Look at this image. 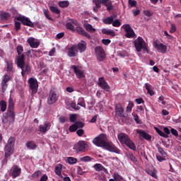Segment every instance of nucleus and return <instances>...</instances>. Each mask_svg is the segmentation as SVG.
<instances>
[{"label": "nucleus", "mask_w": 181, "mask_h": 181, "mask_svg": "<svg viewBox=\"0 0 181 181\" xmlns=\"http://www.w3.org/2000/svg\"><path fill=\"white\" fill-rule=\"evenodd\" d=\"M86 42L84 41H81L76 45V49H78L81 53H83L86 50Z\"/></svg>", "instance_id": "obj_28"}, {"label": "nucleus", "mask_w": 181, "mask_h": 181, "mask_svg": "<svg viewBox=\"0 0 181 181\" xmlns=\"http://www.w3.org/2000/svg\"><path fill=\"white\" fill-rule=\"evenodd\" d=\"M93 160V158L88 156L80 158V161L83 163H88Z\"/></svg>", "instance_id": "obj_37"}, {"label": "nucleus", "mask_w": 181, "mask_h": 181, "mask_svg": "<svg viewBox=\"0 0 181 181\" xmlns=\"http://www.w3.org/2000/svg\"><path fill=\"white\" fill-rule=\"evenodd\" d=\"M153 46L158 51H160L162 54H165L167 52L168 47L163 43H158L157 42H153Z\"/></svg>", "instance_id": "obj_15"}, {"label": "nucleus", "mask_w": 181, "mask_h": 181, "mask_svg": "<svg viewBox=\"0 0 181 181\" xmlns=\"http://www.w3.org/2000/svg\"><path fill=\"white\" fill-rule=\"evenodd\" d=\"M70 122H76V119H77V115H71L69 117Z\"/></svg>", "instance_id": "obj_62"}, {"label": "nucleus", "mask_w": 181, "mask_h": 181, "mask_svg": "<svg viewBox=\"0 0 181 181\" xmlns=\"http://www.w3.org/2000/svg\"><path fill=\"white\" fill-rule=\"evenodd\" d=\"M77 105L82 107L86 108V103H85V101H84V98H78Z\"/></svg>", "instance_id": "obj_40"}, {"label": "nucleus", "mask_w": 181, "mask_h": 181, "mask_svg": "<svg viewBox=\"0 0 181 181\" xmlns=\"http://www.w3.org/2000/svg\"><path fill=\"white\" fill-rule=\"evenodd\" d=\"M137 5V2L133 0H129V6L130 7H135Z\"/></svg>", "instance_id": "obj_60"}, {"label": "nucleus", "mask_w": 181, "mask_h": 181, "mask_svg": "<svg viewBox=\"0 0 181 181\" xmlns=\"http://www.w3.org/2000/svg\"><path fill=\"white\" fill-rule=\"evenodd\" d=\"M71 23L76 26L75 30L77 32L78 34L81 35V36H84L87 37V39H91L90 35L86 32L83 28L80 27V23L76 20H71Z\"/></svg>", "instance_id": "obj_4"}, {"label": "nucleus", "mask_w": 181, "mask_h": 181, "mask_svg": "<svg viewBox=\"0 0 181 181\" xmlns=\"http://www.w3.org/2000/svg\"><path fill=\"white\" fill-rule=\"evenodd\" d=\"M72 20H74V19H70L71 22L66 23L65 26L66 29L74 32L76 31V29L74 28V23H72Z\"/></svg>", "instance_id": "obj_34"}, {"label": "nucleus", "mask_w": 181, "mask_h": 181, "mask_svg": "<svg viewBox=\"0 0 181 181\" xmlns=\"http://www.w3.org/2000/svg\"><path fill=\"white\" fill-rule=\"evenodd\" d=\"M103 148L110 151V152H114L115 153H119V150L112 142L105 141Z\"/></svg>", "instance_id": "obj_10"}, {"label": "nucleus", "mask_w": 181, "mask_h": 181, "mask_svg": "<svg viewBox=\"0 0 181 181\" xmlns=\"http://www.w3.org/2000/svg\"><path fill=\"white\" fill-rule=\"evenodd\" d=\"M115 113L120 117H126L124 114V110L121 105H116L115 106Z\"/></svg>", "instance_id": "obj_19"}, {"label": "nucleus", "mask_w": 181, "mask_h": 181, "mask_svg": "<svg viewBox=\"0 0 181 181\" xmlns=\"http://www.w3.org/2000/svg\"><path fill=\"white\" fill-rule=\"evenodd\" d=\"M177 30L176 25L175 24H171V28L170 30V33H174Z\"/></svg>", "instance_id": "obj_61"}, {"label": "nucleus", "mask_w": 181, "mask_h": 181, "mask_svg": "<svg viewBox=\"0 0 181 181\" xmlns=\"http://www.w3.org/2000/svg\"><path fill=\"white\" fill-rule=\"evenodd\" d=\"M11 17V14L7 12H3L0 14L1 21H8Z\"/></svg>", "instance_id": "obj_32"}, {"label": "nucleus", "mask_w": 181, "mask_h": 181, "mask_svg": "<svg viewBox=\"0 0 181 181\" xmlns=\"http://www.w3.org/2000/svg\"><path fill=\"white\" fill-rule=\"evenodd\" d=\"M21 173V168L18 167V165H14L13 172H12V177L13 179H16L19 177Z\"/></svg>", "instance_id": "obj_24"}, {"label": "nucleus", "mask_w": 181, "mask_h": 181, "mask_svg": "<svg viewBox=\"0 0 181 181\" xmlns=\"http://www.w3.org/2000/svg\"><path fill=\"white\" fill-rule=\"evenodd\" d=\"M105 135L103 134H101L93 140V143L96 146L103 148L105 143Z\"/></svg>", "instance_id": "obj_7"}, {"label": "nucleus", "mask_w": 181, "mask_h": 181, "mask_svg": "<svg viewBox=\"0 0 181 181\" xmlns=\"http://www.w3.org/2000/svg\"><path fill=\"white\" fill-rule=\"evenodd\" d=\"M69 130L71 132H75L76 131H77V127L76 126V124L74 123V124L71 125Z\"/></svg>", "instance_id": "obj_55"}, {"label": "nucleus", "mask_w": 181, "mask_h": 181, "mask_svg": "<svg viewBox=\"0 0 181 181\" xmlns=\"http://www.w3.org/2000/svg\"><path fill=\"white\" fill-rule=\"evenodd\" d=\"M154 129L156 130V132L160 136H163L164 138H168L169 137V134H170V130L169 129L168 127H164L163 128V132L161 131L159 128L158 127H154Z\"/></svg>", "instance_id": "obj_14"}, {"label": "nucleus", "mask_w": 181, "mask_h": 181, "mask_svg": "<svg viewBox=\"0 0 181 181\" xmlns=\"http://www.w3.org/2000/svg\"><path fill=\"white\" fill-rule=\"evenodd\" d=\"M166 156H156V159L158 162L160 163H162L163 161H165L166 160V158H165Z\"/></svg>", "instance_id": "obj_53"}, {"label": "nucleus", "mask_w": 181, "mask_h": 181, "mask_svg": "<svg viewBox=\"0 0 181 181\" xmlns=\"http://www.w3.org/2000/svg\"><path fill=\"white\" fill-rule=\"evenodd\" d=\"M137 105L144 104V100L142 98H139L134 100Z\"/></svg>", "instance_id": "obj_59"}, {"label": "nucleus", "mask_w": 181, "mask_h": 181, "mask_svg": "<svg viewBox=\"0 0 181 181\" xmlns=\"http://www.w3.org/2000/svg\"><path fill=\"white\" fill-rule=\"evenodd\" d=\"M110 42H111V41H110V40H109V39H103V40H102V43H103V45H105V46H107V45H110Z\"/></svg>", "instance_id": "obj_63"}, {"label": "nucleus", "mask_w": 181, "mask_h": 181, "mask_svg": "<svg viewBox=\"0 0 181 181\" xmlns=\"http://www.w3.org/2000/svg\"><path fill=\"white\" fill-rule=\"evenodd\" d=\"M49 10L57 15H59L61 13V11L56 6L49 7Z\"/></svg>", "instance_id": "obj_43"}, {"label": "nucleus", "mask_w": 181, "mask_h": 181, "mask_svg": "<svg viewBox=\"0 0 181 181\" xmlns=\"http://www.w3.org/2000/svg\"><path fill=\"white\" fill-rule=\"evenodd\" d=\"M71 69L74 70V73L76 75L78 78H84V73L82 72V71H81V69H78V67H77V66L72 65L71 66Z\"/></svg>", "instance_id": "obj_18"}, {"label": "nucleus", "mask_w": 181, "mask_h": 181, "mask_svg": "<svg viewBox=\"0 0 181 181\" xmlns=\"http://www.w3.org/2000/svg\"><path fill=\"white\" fill-rule=\"evenodd\" d=\"M96 172H100V171H104V172H106L107 170L105 169V168L104 166H103L102 164L100 163H96L93 166Z\"/></svg>", "instance_id": "obj_30"}, {"label": "nucleus", "mask_w": 181, "mask_h": 181, "mask_svg": "<svg viewBox=\"0 0 181 181\" xmlns=\"http://www.w3.org/2000/svg\"><path fill=\"white\" fill-rule=\"evenodd\" d=\"M133 115V119H134V121H136V123L141 124V121L139 119V117L137 114L133 113L132 114Z\"/></svg>", "instance_id": "obj_49"}, {"label": "nucleus", "mask_w": 181, "mask_h": 181, "mask_svg": "<svg viewBox=\"0 0 181 181\" xmlns=\"http://www.w3.org/2000/svg\"><path fill=\"white\" fill-rule=\"evenodd\" d=\"M59 6H60L61 8H67L69 6L70 3L69 1H60L59 2Z\"/></svg>", "instance_id": "obj_42"}, {"label": "nucleus", "mask_w": 181, "mask_h": 181, "mask_svg": "<svg viewBox=\"0 0 181 181\" xmlns=\"http://www.w3.org/2000/svg\"><path fill=\"white\" fill-rule=\"evenodd\" d=\"M127 158L130 159V160H132L133 163H136L138 161V159L132 153L127 154Z\"/></svg>", "instance_id": "obj_41"}, {"label": "nucleus", "mask_w": 181, "mask_h": 181, "mask_svg": "<svg viewBox=\"0 0 181 181\" xmlns=\"http://www.w3.org/2000/svg\"><path fill=\"white\" fill-rule=\"evenodd\" d=\"M52 124L49 122H46L43 125H40L39 131L42 133H46L48 130L50 129Z\"/></svg>", "instance_id": "obj_21"}, {"label": "nucleus", "mask_w": 181, "mask_h": 181, "mask_svg": "<svg viewBox=\"0 0 181 181\" xmlns=\"http://www.w3.org/2000/svg\"><path fill=\"white\" fill-rule=\"evenodd\" d=\"M9 80H10V76L9 75L5 74L3 76V80H2V82H1L3 93H4V91L6 90V89L8 86L7 83L9 81Z\"/></svg>", "instance_id": "obj_23"}, {"label": "nucleus", "mask_w": 181, "mask_h": 181, "mask_svg": "<svg viewBox=\"0 0 181 181\" xmlns=\"http://www.w3.org/2000/svg\"><path fill=\"white\" fill-rule=\"evenodd\" d=\"M146 173L151 176L152 177L155 178V179H157L158 176H157V170H150V169H148L146 170Z\"/></svg>", "instance_id": "obj_33"}, {"label": "nucleus", "mask_w": 181, "mask_h": 181, "mask_svg": "<svg viewBox=\"0 0 181 181\" xmlns=\"http://www.w3.org/2000/svg\"><path fill=\"white\" fill-rule=\"evenodd\" d=\"M124 30L127 32L126 37L130 39L132 37H134L136 36L134 30L132 28V27L129 24H125L123 26Z\"/></svg>", "instance_id": "obj_13"}, {"label": "nucleus", "mask_w": 181, "mask_h": 181, "mask_svg": "<svg viewBox=\"0 0 181 181\" xmlns=\"http://www.w3.org/2000/svg\"><path fill=\"white\" fill-rule=\"evenodd\" d=\"M28 45L30 47L33 49H37L40 46V43L39 42H35V38L33 37H30L28 40H27Z\"/></svg>", "instance_id": "obj_22"}, {"label": "nucleus", "mask_w": 181, "mask_h": 181, "mask_svg": "<svg viewBox=\"0 0 181 181\" xmlns=\"http://www.w3.org/2000/svg\"><path fill=\"white\" fill-rule=\"evenodd\" d=\"M75 124L76 126L77 129H81V128H83L84 126H85L84 122H80V121H78V122H75Z\"/></svg>", "instance_id": "obj_48"}, {"label": "nucleus", "mask_w": 181, "mask_h": 181, "mask_svg": "<svg viewBox=\"0 0 181 181\" xmlns=\"http://www.w3.org/2000/svg\"><path fill=\"white\" fill-rule=\"evenodd\" d=\"M25 146L27 147V149L30 151H35V149H37V145L34 141H27V143H25Z\"/></svg>", "instance_id": "obj_25"}, {"label": "nucleus", "mask_w": 181, "mask_h": 181, "mask_svg": "<svg viewBox=\"0 0 181 181\" xmlns=\"http://www.w3.org/2000/svg\"><path fill=\"white\" fill-rule=\"evenodd\" d=\"M118 139L119 142L122 145H125L129 148V149H132V151H136V146L135 143L129 138V136L124 133H121L118 135Z\"/></svg>", "instance_id": "obj_2"}, {"label": "nucleus", "mask_w": 181, "mask_h": 181, "mask_svg": "<svg viewBox=\"0 0 181 181\" xmlns=\"http://www.w3.org/2000/svg\"><path fill=\"white\" fill-rule=\"evenodd\" d=\"M170 132L175 136H179L178 131L177 129H174V128H171Z\"/></svg>", "instance_id": "obj_57"}, {"label": "nucleus", "mask_w": 181, "mask_h": 181, "mask_svg": "<svg viewBox=\"0 0 181 181\" xmlns=\"http://www.w3.org/2000/svg\"><path fill=\"white\" fill-rule=\"evenodd\" d=\"M20 69H21V76H23V77H24L25 74H30L31 72L30 66L28 64H24L23 67H20Z\"/></svg>", "instance_id": "obj_20"}, {"label": "nucleus", "mask_w": 181, "mask_h": 181, "mask_svg": "<svg viewBox=\"0 0 181 181\" xmlns=\"http://www.w3.org/2000/svg\"><path fill=\"white\" fill-rule=\"evenodd\" d=\"M15 20H17L18 21H21V23L24 25L30 26L31 28H34L35 25L34 23L25 16H17L15 18Z\"/></svg>", "instance_id": "obj_11"}, {"label": "nucleus", "mask_w": 181, "mask_h": 181, "mask_svg": "<svg viewBox=\"0 0 181 181\" xmlns=\"http://www.w3.org/2000/svg\"><path fill=\"white\" fill-rule=\"evenodd\" d=\"M134 105L133 103L132 102H129V105H127V110H126V112L127 113H131L132 111V108L134 107Z\"/></svg>", "instance_id": "obj_46"}, {"label": "nucleus", "mask_w": 181, "mask_h": 181, "mask_svg": "<svg viewBox=\"0 0 181 181\" xmlns=\"http://www.w3.org/2000/svg\"><path fill=\"white\" fill-rule=\"evenodd\" d=\"M95 52L96 54L97 59L99 62H103L105 57V53L102 47L98 46L95 47Z\"/></svg>", "instance_id": "obj_5"}, {"label": "nucleus", "mask_w": 181, "mask_h": 181, "mask_svg": "<svg viewBox=\"0 0 181 181\" xmlns=\"http://www.w3.org/2000/svg\"><path fill=\"white\" fill-rule=\"evenodd\" d=\"M49 11L48 10H44V15L46 17V18H47L48 20L49 21H53V18H51V16H49Z\"/></svg>", "instance_id": "obj_52"}, {"label": "nucleus", "mask_w": 181, "mask_h": 181, "mask_svg": "<svg viewBox=\"0 0 181 181\" xmlns=\"http://www.w3.org/2000/svg\"><path fill=\"white\" fill-rule=\"evenodd\" d=\"M67 162L70 165H74V164L77 163V158H74V157H69L67 158Z\"/></svg>", "instance_id": "obj_44"}, {"label": "nucleus", "mask_w": 181, "mask_h": 181, "mask_svg": "<svg viewBox=\"0 0 181 181\" xmlns=\"http://www.w3.org/2000/svg\"><path fill=\"white\" fill-rule=\"evenodd\" d=\"M17 52H18V56L21 55V54L23 52V47L21 45H18L17 47Z\"/></svg>", "instance_id": "obj_58"}, {"label": "nucleus", "mask_w": 181, "mask_h": 181, "mask_svg": "<svg viewBox=\"0 0 181 181\" xmlns=\"http://www.w3.org/2000/svg\"><path fill=\"white\" fill-rule=\"evenodd\" d=\"M102 4L107 6V11H110L113 10L114 7L112 5V1L110 0H102Z\"/></svg>", "instance_id": "obj_29"}, {"label": "nucleus", "mask_w": 181, "mask_h": 181, "mask_svg": "<svg viewBox=\"0 0 181 181\" xmlns=\"http://www.w3.org/2000/svg\"><path fill=\"white\" fill-rule=\"evenodd\" d=\"M59 95L57 93L56 89L54 88L50 89L48 98H47V104L49 105H54L59 100Z\"/></svg>", "instance_id": "obj_3"}, {"label": "nucleus", "mask_w": 181, "mask_h": 181, "mask_svg": "<svg viewBox=\"0 0 181 181\" xmlns=\"http://www.w3.org/2000/svg\"><path fill=\"white\" fill-rule=\"evenodd\" d=\"M76 134L78 136H82L83 134H84V129H78L76 131Z\"/></svg>", "instance_id": "obj_64"}, {"label": "nucleus", "mask_w": 181, "mask_h": 181, "mask_svg": "<svg viewBox=\"0 0 181 181\" xmlns=\"http://www.w3.org/2000/svg\"><path fill=\"white\" fill-rule=\"evenodd\" d=\"M102 33L109 36H115V32L112 30H107L106 28L103 29Z\"/></svg>", "instance_id": "obj_35"}, {"label": "nucleus", "mask_w": 181, "mask_h": 181, "mask_svg": "<svg viewBox=\"0 0 181 181\" xmlns=\"http://www.w3.org/2000/svg\"><path fill=\"white\" fill-rule=\"evenodd\" d=\"M85 28L87 31L90 32V33H94L95 31V29L93 28L90 24L86 25Z\"/></svg>", "instance_id": "obj_47"}, {"label": "nucleus", "mask_w": 181, "mask_h": 181, "mask_svg": "<svg viewBox=\"0 0 181 181\" xmlns=\"http://www.w3.org/2000/svg\"><path fill=\"white\" fill-rule=\"evenodd\" d=\"M115 18L114 16H111L110 17H107L105 19H103V23L106 25L112 24L113 20Z\"/></svg>", "instance_id": "obj_36"}, {"label": "nucleus", "mask_w": 181, "mask_h": 181, "mask_svg": "<svg viewBox=\"0 0 181 181\" xmlns=\"http://www.w3.org/2000/svg\"><path fill=\"white\" fill-rule=\"evenodd\" d=\"M158 151L162 156H167V153L162 147H158Z\"/></svg>", "instance_id": "obj_50"}, {"label": "nucleus", "mask_w": 181, "mask_h": 181, "mask_svg": "<svg viewBox=\"0 0 181 181\" xmlns=\"http://www.w3.org/2000/svg\"><path fill=\"white\" fill-rule=\"evenodd\" d=\"M112 24L114 27H119L122 23L119 19H116L115 21L113 20V22Z\"/></svg>", "instance_id": "obj_51"}, {"label": "nucleus", "mask_w": 181, "mask_h": 181, "mask_svg": "<svg viewBox=\"0 0 181 181\" xmlns=\"http://www.w3.org/2000/svg\"><path fill=\"white\" fill-rule=\"evenodd\" d=\"M21 28V23L20 22H15V29L18 32Z\"/></svg>", "instance_id": "obj_56"}, {"label": "nucleus", "mask_w": 181, "mask_h": 181, "mask_svg": "<svg viewBox=\"0 0 181 181\" xmlns=\"http://www.w3.org/2000/svg\"><path fill=\"white\" fill-rule=\"evenodd\" d=\"M63 165L62 164H59L55 167L54 173L57 175L61 176L62 172Z\"/></svg>", "instance_id": "obj_31"}, {"label": "nucleus", "mask_w": 181, "mask_h": 181, "mask_svg": "<svg viewBox=\"0 0 181 181\" xmlns=\"http://www.w3.org/2000/svg\"><path fill=\"white\" fill-rule=\"evenodd\" d=\"M13 149H14V147L6 145L4 148L5 157L9 158L13 153Z\"/></svg>", "instance_id": "obj_27"}, {"label": "nucleus", "mask_w": 181, "mask_h": 181, "mask_svg": "<svg viewBox=\"0 0 181 181\" xmlns=\"http://www.w3.org/2000/svg\"><path fill=\"white\" fill-rule=\"evenodd\" d=\"M15 141H16V138L11 136V137L9 138L6 145L8 146H12L13 148H14Z\"/></svg>", "instance_id": "obj_38"}, {"label": "nucleus", "mask_w": 181, "mask_h": 181, "mask_svg": "<svg viewBox=\"0 0 181 181\" xmlns=\"http://www.w3.org/2000/svg\"><path fill=\"white\" fill-rule=\"evenodd\" d=\"M98 86L100 87L102 89L109 92L110 90V87L108 85L107 82L105 81L104 77H100L98 78Z\"/></svg>", "instance_id": "obj_12"}, {"label": "nucleus", "mask_w": 181, "mask_h": 181, "mask_svg": "<svg viewBox=\"0 0 181 181\" xmlns=\"http://www.w3.org/2000/svg\"><path fill=\"white\" fill-rule=\"evenodd\" d=\"M0 107H1V111L4 112L7 109L6 103L4 100L0 101Z\"/></svg>", "instance_id": "obj_39"}, {"label": "nucleus", "mask_w": 181, "mask_h": 181, "mask_svg": "<svg viewBox=\"0 0 181 181\" xmlns=\"http://www.w3.org/2000/svg\"><path fill=\"white\" fill-rule=\"evenodd\" d=\"M78 51L77 50V46L73 45L68 50V57H76Z\"/></svg>", "instance_id": "obj_17"}, {"label": "nucleus", "mask_w": 181, "mask_h": 181, "mask_svg": "<svg viewBox=\"0 0 181 181\" xmlns=\"http://www.w3.org/2000/svg\"><path fill=\"white\" fill-rule=\"evenodd\" d=\"M15 118V104L13 99L10 98L6 115L3 117L2 122L4 124L8 123L9 125H11L14 123Z\"/></svg>", "instance_id": "obj_1"}, {"label": "nucleus", "mask_w": 181, "mask_h": 181, "mask_svg": "<svg viewBox=\"0 0 181 181\" xmlns=\"http://www.w3.org/2000/svg\"><path fill=\"white\" fill-rule=\"evenodd\" d=\"M93 2L95 3L97 8L101 7L102 0H93Z\"/></svg>", "instance_id": "obj_54"}, {"label": "nucleus", "mask_w": 181, "mask_h": 181, "mask_svg": "<svg viewBox=\"0 0 181 181\" xmlns=\"http://www.w3.org/2000/svg\"><path fill=\"white\" fill-rule=\"evenodd\" d=\"M136 132H137V134H139V139H141L142 137L147 141H150L152 139L151 136L150 134H147L144 130L137 129V130H136Z\"/></svg>", "instance_id": "obj_16"}, {"label": "nucleus", "mask_w": 181, "mask_h": 181, "mask_svg": "<svg viewBox=\"0 0 181 181\" xmlns=\"http://www.w3.org/2000/svg\"><path fill=\"white\" fill-rule=\"evenodd\" d=\"M88 146L84 141H79L75 146L74 149L77 152H86L88 150Z\"/></svg>", "instance_id": "obj_9"}, {"label": "nucleus", "mask_w": 181, "mask_h": 181, "mask_svg": "<svg viewBox=\"0 0 181 181\" xmlns=\"http://www.w3.org/2000/svg\"><path fill=\"white\" fill-rule=\"evenodd\" d=\"M146 44V42L141 37H138L137 40H134V47H136V51H137V52H141Z\"/></svg>", "instance_id": "obj_8"}, {"label": "nucleus", "mask_w": 181, "mask_h": 181, "mask_svg": "<svg viewBox=\"0 0 181 181\" xmlns=\"http://www.w3.org/2000/svg\"><path fill=\"white\" fill-rule=\"evenodd\" d=\"M25 64V54H22L18 55L17 60V66L18 68H23V66H24Z\"/></svg>", "instance_id": "obj_26"}, {"label": "nucleus", "mask_w": 181, "mask_h": 181, "mask_svg": "<svg viewBox=\"0 0 181 181\" xmlns=\"http://www.w3.org/2000/svg\"><path fill=\"white\" fill-rule=\"evenodd\" d=\"M28 84H30V88L32 90V94L37 93L38 90L37 80L35 78L30 77V78H28Z\"/></svg>", "instance_id": "obj_6"}, {"label": "nucleus", "mask_w": 181, "mask_h": 181, "mask_svg": "<svg viewBox=\"0 0 181 181\" xmlns=\"http://www.w3.org/2000/svg\"><path fill=\"white\" fill-rule=\"evenodd\" d=\"M7 67H6V71L8 72L12 71H13V63L11 61H7L6 62Z\"/></svg>", "instance_id": "obj_45"}]
</instances>
